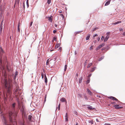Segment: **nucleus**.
<instances>
[{
    "mask_svg": "<svg viewBox=\"0 0 125 125\" xmlns=\"http://www.w3.org/2000/svg\"><path fill=\"white\" fill-rule=\"evenodd\" d=\"M17 112L14 111L10 112L9 113V115L10 121L12 123L13 125H17L16 122L15 120V117L17 116Z\"/></svg>",
    "mask_w": 125,
    "mask_h": 125,
    "instance_id": "obj_1",
    "label": "nucleus"
},
{
    "mask_svg": "<svg viewBox=\"0 0 125 125\" xmlns=\"http://www.w3.org/2000/svg\"><path fill=\"white\" fill-rule=\"evenodd\" d=\"M5 87L7 89V92L6 95L7 96H10L11 94V86L10 85H8L7 81L6 79L5 80Z\"/></svg>",
    "mask_w": 125,
    "mask_h": 125,
    "instance_id": "obj_2",
    "label": "nucleus"
},
{
    "mask_svg": "<svg viewBox=\"0 0 125 125\" xmlns=\"http://www.w3.org/2000/svg\"><path fill=\"white\" fill-rule=\"evenodd\" d=\"M2 119L3 122V123L5 125H10V124H8L7 123V121L6 120V118L4 116H3L2 117Z\"/></svg>",
    "mask_w": 125,
    "mask_h": 125,
    "instance_id": "obj_3",
    "label": "nucleus"
},
{
    "mask_svg": "<svg viewBox=\"0 0 125 125\" xmlns=\"http://www.w3.org/2000/svg\"><path fill=\"white\" fill-rule=\"evenodd\" d=\"M110 33L109 32H107L106 34V35H107V36H106L105 38V39L104 40V42H106L107 41L108 39V38H109V35Z\"/></svg>",
    "mask_w": 125,
    "mask_h": 125,
    "instance_id": "obj_4",
    "label": "nucleus"
},
{
    "mask_svg": "<svg viewBox=\"0 0 125 125\" xmlns=\"http://www.w3.org/2000/svg\"><path fill=\"white\" fill-rule=\"evenodd\" d=\"M0 54L1 55H2L4 52L3 50L2 49L1 47H0ZM1 63V61L0 59V65Z\"/></svg>",
    "mask_w": 125,
    "mask_h": 125,
    "instance_id": "obj_5",
    "label": "nucleus"
},
{
    "mask_svg": "<svg viewBox=\"0 0 125 125\" xmlns=\"http://www.w3.org/2000/svg\"><path fill=\"white\" fill-rule=\"evenodd\" d=\"M114 107H115V108L117 109H120L122 108L121 107H119L118 105H114Z\"/></svg>",
    "mask_w": 125,
    "mask_h": 125,
    "instance_id": "obj_6",
    "label": "nucleus"
},
{
    "mask_svg": "<svg viewBox=\"0 0 125 125\" xmlns=\"http://www.w3.org/2000/svg\"><path fill=\"white\" fill-rule=\"evenodd\" d=\"M47 18H48V20L50 22H52V16H51L50 17H48Z\"/></svg>",
    "mask_w": 125,
    "mask_h": 125,
    "instance_id": "obj_7",
    "label": "nucleus"
},
{
    "mask_svg": "<svg viewBox=\"0 0 125 125\" xmlns=\"http://www.w3.org/2000/svg\"><path fill=\"white\" fill-rule=\"evenodd\" d=\"M68 115L67 113H66V115L65 116V121H68Z\"/></svg>",
    "mask_w": 125,
    "mask_h": 125,
    "instance_id": "obj_8",
    "label": "nucleus"
},
{
    "mask_svg": "<svg viewBox=\"0 0 125 125\" xmlns=\"http://www.w3.org/2000/svg\"><path fill=\"white\" fill-rule=\"evenodd\" d=\"M87 92H88V93L90 95H91L92 94V93L90 90L88 88H87Z\"/></svg>",
    "mask_w": 125,
    "mask_h": 125,
    "instance_id": "obj_9",
    "label": "nucleus"
},
{
    "mask_svg": "<svg viewBox=\"0 0 125 125\" xmlns=\"http://www.w3.org/2000/svg\"><path fill=\"white\" fill-rule=\"evenodd\" d=\"M60 101L62 102H65L66 101V99L64 98H62L60 100Z\"/></svg>",
    "mask_w": 125,
    "mask_h": 125,
    "instance_id": "obj_10",
    "label": "nucleus"
},
{
    "mask_svg": "<svg viewBox=\"0 0 125 125\" xmlns=\"http://www.w3.org/2000/svg\"><path fill=\"white\" fill-rule=\"evenodd\" d=\"M110 0H109L108 1L106 2L105 4V6H107L110 3Z\"/></svg>",
    "mask_w": 125,
    "mask_h": 125,
    "instance_id": "obj_11",
    "label": "nucleus"
},
{
    "mask_svg": "<svg viewBox=\"0 0 125 125\" xmlns=\"http://www.w3.org/2000/svg\"><path fill=\"white\" fill-rule=\"evenodd\" d=\"M44 78H45V82L46 83L47 82V78L46 77V75H44Z\"/></svg>",
    "mask_w": 125,
    "mask_h": 125,
    "instance_id": "obj_12",
    "label": "nucleus"
},
{
    "mask_svg": "<svg viewBox=\"0 0 125 125\" xmlns=\"http://www.w3.org/2000/svg\"><path fill=\"white\" fill-rule=\"evenodd\" d=\"M104 45V43H102L100 44L98 47L100 49Z\"/></svg>",
    "mask_w": 125,
    "mask_h": 125,
    "instance_id": "obj_13",
    "label": "nucleus"
},
{
    "mask_svg": "<svg viewBox=\"0 0 125 125\" xmlns=\"http://www.w3.org/2000/svg\"><path fill=\"white\" fill-rule=\"evenodd\" d=\"M60 45V44L59 43L57 44L55 46V48L56 49L58 48Z\"/></svg>",
    "mask_w": 125,
    "mask_h": 125,
    "instance_id": "obj_14",
    "label": "nucleus"
},
{
    "mask_svg": "<svg viewBox=\"0 0 125 125\" xmlns=\"http://www.w3.org/2000/svg\"><path fill=\"white\" fill-rule=\"evenodd\" d=\"M90 37V35L89 34L88 35L87 37H86V40H87L89 39Z\"/></svg>",
    "mask_w": 125,
    "mask_h": 125,
    "instance_id": "obj_15",
    "label": "nucleus"
},
{
    "mask_svg": "<svg viewBox=\"0 0 125 125\" xmlns=\"http://www.w3.org/2000/svg\"><path fill=\"white\" fill-rule=\"evenodd\" d=\"M88 109H90V110H92L93 109V107L92 106H91L89 105V106H88Z\"/></svg>",
    "mask_w": 125,
    "mask_h": 125,
    "instance_id": "obj_16",
    "label": "nucleus"
},
{
    "mask_svg": "<svg viewBox=\"0 0 125 125\" xmlns=\"http://www.w3.org/2000/svg\"><path fill=\"white\" fill-rule=\"evenodd\" d=\"M96 68V67H94V68H92V70H91V72H94L95 69Z\"/></svg>",
    "mask_w": 125,
    "mask_h": 125,
    "instance_id": "obj_17",
    "label": "nucleus"
},
{
    "mask_svg": "<svg viewBox=\"0 0 125 125\" xmlns=\"http://www.w3.org/2000/svg\"><path fill=\"white\" fill-rule=\"evenodd\" d=\"M32 116L30 115H29L28 116V119L30 121H31V119Z\"/></svg>",
    "mask_w": 125,
    "mask_h": 125,
    "instance_id": "obj_18",
    "label": "nucleus"
},
{
    "mask_svg": "<svg viewBox=\"0 0 125 125\" xmlns=\"http://www.w3.org/2000/svg\"><path fill=\"white\" fill-rule=\"evenodd\" d=\"M88 122L89 123L93 124H94V122L93 120H89Z\"/></svg>",
    "mask_w": 125,
    "mask_h": 125,
    "instance_id": "obj_19",
    "label": "nucleus"
},
{
    "mask_svg": "<svg viewBox=\"0 0 125 125\" xmlns=\"http://www.w3.org/2000/svg\"><path fill=\"white\" fill-rule=\"evenodd\" d=\"M82 77H81V78H80L79 79V83H81L82 82Z\"/></svg>",
    "mask_w": 125,
    "mask_h": 125,
    "instance_id": "obj_20",
    "label": "nucleus"
},
{
    "mask_svg": "<svg viewBox=\"0 0 125 125\" xmlns=\"http://www.w3.org/2000/svg\"><path fill=\"white\" fill-rule=\"evenodd\" d=\"M90 79L89 78L88 79V80L86 81V83L87 84H88V83H89L90 82Z\"/></svg>",
    "mask_w": 125,
    "mask_h": 125,
    "instance_id": "obj_21",
    "label": "nucleus"
},
{
    "mask_svg": "<svg viewBox=\"0 0 125 125\" xmlns=\"http://www.w3.org/2000/svg\"><path fill=\"white\" fill-rule=\"evenodd\" d=\"M98 35L96 34H93V37L94 38L96 36H98Z\"/></svg>",
    "mask_w": 125,
    "mask_h": 125,
    "instance_id": "obj_22",
    "label": "nucleus"
},
{
    "mask_svg": "<svg viewBox=\"0 0 125 125\" xmlns=\"http://www.w3.org/2000/svg\"><path fill=\"white\" fill-rule=\"evenodd\" d=\"M67 65H65V66L64 68V71H65L66 70L67 67Z\"/></svg>",
    "mask_w": 125,
    "mask_h": 125,
    "instance_id": "obj_23",
    "label": "nucleus"
},
{
    "mask_svg": "<svg viewBox=\"0 0 125 125\" xmlns=\"http://www.w3.org/2000/svg\"><path fill=\"white\" fill-rule=\"evenodd\" d=\"M104 58V56H102L101 58H100L99 59L98 61H101L102 59H103Z\"/></svg>",
    "mask_w": 125,
    "mask_h": 125,
    "instance_id": "obj_24",
    "label": "nucleus"
},
{
    "mask_svg": "<svg viewBox=\"0 0 125 125\" xmlns=\"http://www.w3.org/2000/svg\"><path fill=\"white\" fill-rule=\"evenodd\" d=\"M15 103H13L12 105V107L14 108L15 107Z\"/></svg>",
    "mask_w": 125,
    "mask_h": 125,
    "instance_id": "obj_25",
    "label": "nucleus"
},
{
    "mask_svg": "<svg viewBox=\"0 0 125 125\" xmlns=\"http://www.w3.org/2000/svg\"><path fill=\"white\" fill-rule=\"evenodd\" d=\"M92 63H90L89 64L87 67V68H89V67H90V66L92 65Z\"/></svg>",
    "mask_w": 125,
    "mask_h": 125,
    "instance_id": "obj_26",
    "label": "nucleus"
},
{
    "mask_svg": "<svg viewBox=\"0 0 125 125\" xmlns=\"http://www.w3.org/2000/svg\"><path fill=\"white\" fill-rule=\"evenodd\" d=\"M18 75V72L17 71H16L15 73V75L14 76L15 78L16 76H17V75Z\"/></svg>",
    "mask_w": 125,
    "mask_h": 125,
    "instance_id": "obj_27",
    "label": "nucleus"
},
{
    "mask_svg": "<svg viewBox=\"0 0 125 125\" xmlns=\"http://www.w3.org/2000/svg\"><path fill=\"white\" fill-rule=\"evenodd\" d=\"M109 98L110 99L112 100H113L114 99H115V97L113 96H110L109 97Z\"/></svg>",
    "mask_w": 125,
    "mask_h": 125,
    "instance_id": "obj_28",
    "label": "nucleus"
},
{
    "mask_svg": "<svg viewBox=\"0 0 125 125\" xmlns=\"http://www.w3.org/2000/svg\"><path fill=\"white\" fill-rule=\"evenodd\" d=\"M51 2V0H48L47 3L48 4H49Z\"/></svg>",
    "mask_w": 125,
    "mask_h": 125,
    "instance_id": "obj_29",
    "label": "nucleus"
},
{
    "mask_svg": "<svg viewBox=\"0 0 125 125\" xmlns=\"http://www.w3.org/2000/svg\"><path fill=\"white\" fill-rule=\"evenodd\" d=\"M97 40H98V42H99V41H100V36H98V37H97Z\"/></svg>",
    "mask_w": 125,
    "mask_h": 125,
    "instance_id": "obj_30",
    "label": "nucleus"
},
{
    "mask_svg": "<svg viewBox=\"0 0 125 125\" xmlns=\"http://www.w3.org/2000/svg\"><path fill=\"white\" fill-rule=\"evenodd\" d=\"M49 59H48L47 60L46 63V65H48V63L49 62Z\"/></svg>",
    "mask_w": 125,
    "mask_h": 125,
    "instance_id": "obj_31",
    "label": "nucleus"
},
{
    "mask_svg": "<svg viewBox=\"0 0 125 125\" xmlns=\"http://www.w3.org/2000/svg\"><path fill=\"white\" fill-rule=\"evenodd\" d=\"M121 21H118L116 22L117 24L121 23Z\"/></svg>",
    "mask_w": 125,
    "mask_h": 125,
    "instance_id": "obj_32",
    "label": "nucleus"
},
{
    "mask_svg": "<svg viewBox=\"0 0 125 125\" xmlns=\"http://www.w3.org/2000/svg\"><path fill=\"white\" fill-rule=\"evenodd\" d=\"M54 40L55 41H56V37H53V40Z\"/></svg>",
    "mask_w": 125,
    "mask_h": 125,
    "instance_id": "obj_33",
    "label": "nucleus"
},
{
    "mask_svg": "<svg viewBox=\"0 0 125 125\" xmlns=\"http://www.w3.org/2000/svg\"><path fill=\"white\" fill-rule=\"evenodd\" d=\"M26 3L27 6V7H29V4L28 3V1L27 0L26 2Z\"/></svg>",
    "mask_w": 125,
    "mask_h": 125,
    "instance_id": "obj_34",
    "label": "nucleus"
},
{
    "mask_svg": "<svg viewBox=\"0 0 125 125\" xmlns=\"http://www.w3.org/2000/svg\"><path fill=\"white\" fill-rule=\"evenodd\" d=\"M98 28H94L93 29V31H95Z\"/></svg>",
    "mask_w": 125,
    "mask_h": 125,
    "instance_id": "obj_35",
    "label": "nucleus"
},
{
    "mask_svg": "<svg viewBox=\"0 0 125 125\" xmlns=\"http://www.w3.org/2000/svg\"><path fill=\"white\" fill-rule=\"evenodd\" d=\"M17 31L18 32H20V27H18V30Z\"/></svg>",
    "mask_w": 125,
    "mask_h": 125,
    "instance_id": "obj_36",
    "label": "nucleus"
},
{
    "mask_svg": "<svg viewBox=\"0 0 125 125\" xmlns=\"http://www.w3.org/2000/svg\"><path fill=\"white\" fill-rule=\"evenodd\" d=\"M41 75H42V78H43L44 75H43V74L42 72V73Z\"/></svg>",
    "mask_w": 125,
    "mask_h": 125,
    "instance_id": "obj_37",
    "label": "nucleus"
},
{
    "mask_svg": "<svg viewBox=\"0 0 125 125\" xmlns=\"http://www.w3.org/2000/svg\"><path fill=\"white\" fill-rule=\"evenodd\" d=\"M104 36H102V38H101V40H102L103 41V40H104Z\"/></svg>",
    "mask_w": 125,
    "mask_h": 125,
    "instance_id": "obj_38",
    "label": "nucleus"
},
{
    "mask_svg": "<svg viewBox=\"0 0 125 125\" xmlns=\"http://www.w3.org/2000/svg\"><path fill=\"white\" fill-rule=\"evenodd\" d=\"M32 23H33V22L32 21H31V22L30 24V26H32Z\"/></svg>",
    "mask_w": 125,
    "mask_h": 125,
    "instance_id": "obj_39",
    "label": "nucleus"
},
{
    "mask_svg": "<svg viewBox=\"0 0 125 125\" xmlns=\"http://www.w3.org/2000/svg\"><path fill=\"white\" fill-rule=\"evenodd\" d=\"M116 24H117L116 22H115L114 23H112V25H116Z\"/></svg>",
    "mask_w": 125,
    "mask_h": 125,
    "instance_id": "obj_40",
    "label": "nucleus"
},
{
    "mask_svg": "<svg viewBox=\"0 0 125 125\" xmlns=\"http://www.w3.org/2000/svg\"><path fill=\"white\" fill-rule=\"evenodd\" d=\"M87 60H86L85 62V64L84 65H86L87 64Z\"/></svg>",
    "mask_w": 125,
    "mask_h": 125,
    "instance_id": "obj_41",
    "label": "nucleus"
},
{
    "mask_svg": "<svg viewBox=\"0 0 125 125\" xmlns=\"http://www.w3.org/2000/svg\"><path fill=\"white\" fill-rule=\"evenodd\" d=\"M53 32L54 33H55L56 32V31L55 30H54L53 31Z\"/></svg>",
    "mask_w": 125,
    "mask_h": 125,
    "instance_id": "obj_42",
    "label": "nucleus"
},
{
    "mask_svg": "<svg viewBox=\"0 0 125 125\" xmlns=\"http://www.w3.org/2000/svg\"><path fill=\"white\" fill-rule=\"evenodd\" d=\"M93 42H94V43H95L96 42V40H94L93 41Z\"/></svg>",
    "mask_w": 125,
    "mask_h": 125,
    "instance_id": "obj_43",
    "label": "nucleus"
},
{
    "mask_svg": "<svg viewBox=\"0 0 125 125\" xmlns=\"http://www.w3.org/2000/svg\"><path fill=\"white\" fill-rule=\"evenodd\" d=\"M100 48H99V47H97L96 48V50H98V49H99Z\"/></svg>",
    "mask_w": 125,
    "mask_h": 125,
    "instance_id": "obj_44",
    "label": "nucleus"
},
{
    "mask_svg": "<svg viewBox=\"0 0 125 125\" xmlns=\"http://www.w3.org/2000/svg\"><path fill=\"white\" fill-rule=\"evenodd\" d=\"M113 100H115V101H118V100L115 98V99H114Z\"/></svg>",
    "mask_w": 125,
    "mask_h": 125,
    "instance_id": "obj_45",
    "label": "nucleus"
},
{
    "mask_svg": "<svg viewBox=\"0 0 125 125\" xmlns=\"http://www.w3.org/2000/svg\"><path fill=\"white\" fill-rule=\"evenodd\" d=\"M84 98L86 100H87L88 99L87 97L86 96H85Z\"/></svg>",
    "mask_w": 125,
    "mask_h": 125,
    "instance_id": "obj_46",
    "label": "nucleus"
},
{
    "mask_svg": "<svg viewBox=\"0 0 125 125\" xmlns=\"http://www.w3.org/2000/svg\"><path fill=\"white\" fill-rule=\"evenodd\" d=\"M20 23L19 22L18 24V27H20Z\"/></svg>",
    "mask_w": 125,
    "mask_h": 125,
    "instance_id": "obj_47",
    "label": "nucleus"
},
{
    "mask_svg": "<svg viewBox=\"0 0 125 125\" xmlns=\"http://www.w3.org/2000/svg\"><path fill=\"white\" fill-rule=\"evenodd\" d=\"M75 75L77 77H78V73H76V74H75Z\"/></svg>",
    "mask_w": 125,
    "mask_h": 125,
    "instance_id": "obj_48",
    "label": "nucleus"
},
{
    "mask_svg": "<svg viewBox=\"0 0 125 125\" xmlns=\"http://www.w3.org/2000/svg\"><path fill=\"white\" fill-rule=\"evenodd\" d=\"M21 125H25L23 122L21 123Z\"/></svg>",
    "mask_w": 125,
    "mask_h": 125,
    "instance_id": "obj_49",
    "label": "nucleus"
},
{
    "mask_svg": "<svg viewBox=\"0 0 125 125\" xmlns=\"http://www.w3.org/2000/svg\"><path fill=\"white\" fill-rule=\"evenodd\" d=\"M105 125H110V124H105Z\"/></svg>",
    "mask_w": 125,
    "mask_h": 125,
    "instance_id": "obj_50",
    "label": "nucleus"
},
{
    "mask_svg": "<svg viewBox=\"0 0 125 125\" xmlns=\"http://www.w3.org/2000/svg\"><path fill=\"white\" fill-rule=\"evenodd\" d=\"M19 2H20V0H17V2L18 3V4H19Z\"/></svg>",
    "mask_w": 125,
    "mask_h": 125,
    "instance_id": "obj_51",
    "label": "nucleus"
},
{
    "mask_svg": "<svg viewBox=\"0 0 125 125\" xmlns=\"http://www.w3.org/2000/svg\"><path fill=\"white\" fill-rule=\"evenodd\" d=\"M91 75H92V74H89V75L88 76L89 77H91Z\"/></svg>",
    "mask_w": 125,
    "mask_h": 125,
    "instance_id": "obj_52",
    "label": "nucleus"
},
{
    "mask_svg": "<svg viewBox=\"0 0 125 125\" xmlns=\"http://www.w3.org/2000/svg\"><path fill=\"white\" fill-rule=\"evenodd\" d=\"M119 30L120 31H122L123 30V29H122L121 28L119 29Z\"/></svg>",
    "mask_w": 125,
    "mask_h": 125,
    "instance_id": "obj_53",
    "label": "nucleus"
},
{
    "mask_svg": "<svg viewBox=\"0 0 125 125\" xmlns=\"http://www.w3.org/2000/svg\"><path fill=\"white\" fill-rule=\"evenodd\" d=\"M123 35L124 36L125 35V32H124L123 33Z\"/></svg>",
    "mask_w": 125,
    "mask_h": 125,
    "instance_id": "obj_54",
    "label": "nucleus"
},
{
    "mask_svg": "<svg viewBox=\"0 0 125 125\" xmlns=\"http://www.w3.org/2000/svg\"><path fill=\"white\" fill-rule=\"evenodd\" d=\"M60 107L58 106V110H60Z\"/></svg>",
    "mask_w": 125,
    "mask_h": 125,
    "instance_id": "obj_55",
    "label": "nucleus"
},
{
    "mask_svg": "<svg viewBox=\"0 0 125 125\" xmlns=\"http://www.w3.org/2000/svg\"><path fill=\"white\" fill-rule=\"evenodd\" d=\"M57 24H55V27H57Z\"/></svg>",
    "mask_w": 125,
    "mask_h": 125,
    "instance_id": "obj_56",
    "label": "nucleus"
},
{
    "mask_svg": "<svg viewBox=\"0 0 125 125\" xmlns=\"http://www.w3.org/2000/svg\"><path fill=\"white\" fill-rule=\"evenodd\" d=\"M59 12L60 13H61L62 12V11H59Z\"/></svg>",
    "mask_w": 125,
    "mask_h": 125,
    "instance_id": "obj_57",
    "label": "nucleus"
},
{
    "mask_svg": "<svg viewBox=\"0 0 125 125\" xmlns=\"http://www.w3.org/2000/svg\"><path fill=\"white\" fill-rule=\"evenodd\" d=\"M59 49H60V50L61 51V50L62 49V48L60 47V48H59Z\"/></svg>",
    "mask_w": 125,
    "mask_h": 125,
    "instance_id": "obj_58",
    "label": "nucleus"
},
{
    "mask_svg": "<svg viewBox=\"0 0 125 125\" xmlns=\"http://www.w3.org/2000/svg\"><path fill=\"white\" fill-rule=\"evenodd\" d=\"M96 120L97 122H98V119H96Z\"/></svg>",
    "mask_w": 125,
    "mask_h": 125,
    "instance_id": "obj_59",
    "label": "nucleus"
},
{
    "mask_svg": "<svg viewBox=\"0 0 125 125\" xmlns=\"http://www.w3.org/2000/svg\"><path fill=\"white\" fill-rule=\"evenodd\" d=\"M75 55L76 54V51H75Z\"/></svg>",
    "mask_w": 125,
    "mask_h": 125,
    "instance_id": "obj_60",
    "label": "nucleus"
},
{
    "mask_svg": "<svg viewBox=\"0 0 125 125\" xmlns=\"http://www.w3.org/2000/svg\"><path fill=\"white\" fill-rule=\"evenodd\" d=\"M60 104L59 103V104L58 106L60 107Z\"/></svg>",
    "mask_w": 125,
    "mask_h": 125,
    "instance_id": "obj_61",
    "label": "nucleus"
},
{
    "mask_svg": "<svg viewBox=\"0 0 125 125\" xmlns=\"http://www.w3.org/2000/svg\"><path fill=\"white\" fill-rule=\"evenodd\" d=\"M113 104H115V102H113Z\"/></svg>",
    "mask_w": 125,
    "mask_h": 125,
    "instance_id": "obj_62",
    "label": "nucleus"
},
{
    "mask_svg": "<svg viewBox=\"0 0 125 125\" xmlns=\"http://www.w3.org/2000/svg\"><path fill=\"white\" fill-rule=\"evenodd\" d=\"M17 90H15V92H17Z\"/></svg>",
    "mask_w": 125,
    "mask_h": 125,
    "instance_id": "obj_63",
    "label": "nucleus"
},
{
    "mask_svg": "<svg viewBox=\"0 0 125 125\" xmlns=\"http://www.w3.org/2000/svg\"><path fill=\"white\" fill-rule=\"evenodd\" d=\"M76 125H78V123H76Z\"/></svg>",
    "mask_w": 125,
    "mask_h": 125,
    "instance_id": "obj_64",
    "label": "nucleus"
}]
</instances>
